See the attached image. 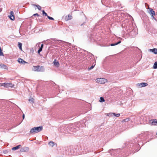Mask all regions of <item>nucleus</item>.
Here are the masks:
<instances>
[{
  "instance_id": "f257e3e1",
  "label": "nucleus",
  "mask_w": 157,
  "mask_h": 157,
  "mask_svg": "<svg viewBox=\"0 0 157 157\" xmlns=\"http://www.w3.org/2000/svg\"><path fill=\"white\" fill-rule=\"evenodd\" d=\"M42 129L43 127L42 126L34 127L30 130V134H34L40 132Z\"/></svg>"
},
{
  "instance_id": "f03ea898",
  "label": "nucleus",
  "mask_w": 157,
  "mask_h": 157,
  "mask_svg": "<svg viewBox=\"0 0 157 157\" xmlns=\"http://www.w3.org/2000/svg\"><path fill=\"white\" fill-rule=\"evenodd\" d=\"M32 70L35 71L44 72L45 70L44 67L43 66H40L39 65L33 66Z\"/></svg>"
},
{
  "instance_id": "7ed1b4c3",
  "label": "nucleus",
  "mask_w": 157,
  "mask_h": 157,
  "mask_svg": "<svg viewBox=\"0 0 157 157\" xmlns=\"http://www.w3.org/2000/svg\"><path fill=\"white\" fill-rule=\"evenodd\" d=\"M96 81L99 83L104 84L107 82V80L104 78H100L96 79Z\"/></svg>"
},
{
  "instance_id": "20e7f679",
  "label": "nucleus",
  "mask_w": 157,
  "mask_h": 157,
  "mask_svg": "<svg viewBox=\"0 0 157 157\" xmlns=\"http://www.w3.org/2000/svg\"><path fill=\"white\" fill-rule=\"evenodd\" d=\"M148 10H148V13L151 15L153 19H155V17H154V16L155 15V12L152 9L150 8H148Z\"/></svg>"
},
{
  "instance_id": "39448f33",
  "label": "nucleus",
  "mask_w": 157,
  "mask_h": 157,
  "mask_svg": "<svg viewBox=\"0 0 157 157\" xmlns=\"http://www.w3.org/2000/svg\"><path fill=\"white\" fill-rule=\"evenodd\" d=\"M3 86H4L6 88H8L9 87L13 88L14 86V84H13L10 83H3Z\"/></svg>"
},
{
  "instance_id": "423d86ee",
  "label": "nucleus",
  "mask_w": 157,
  "mask_h": 157,
  "mask_svg": "<svg viewBox=\"0 0 157 157\" xmlns=\"http://www.w3.org/2000/svg\"><path fill=\"white\" fill-rule=\"evenodd\" d=\"M29 148L28 147H24L21 148L20 151L21 152H24L28 151Z\"/></svg>"
},
{
  "instance_id": "0eeeda50",
  "label": "nucleus",
  "mask_w": 157,
  "mask_h": 157,
  "mask_svg": "<svg viewBox=\"0 0 157 157\" xmlns=\"http://www.w3.org/2000/svg\"><path fill=\"white\" fill-rule=\"evenodd\" d=\"M9 18L12 20H14V13L13 11H11L10 12V15L9 16Z\"/></svg>"
},
{
  "instance_id": "6e6552de",
  "label": "nucleus",
  "mask_w": 157,
  "mask_h": 157,
  "mask_svg": "<svg viewBox=\"0 0 157 157\" xmlns=\"http://www.w3.org/2000/svg\"><path fill=\"white\" fill-rule=\"evenodd\" d=\"M18 61L19 63H22L23 64H25V63H27V62L21 58H19L18 59Z\"/></svg>"
},
{
  "instance_id": "1a4fd4ad",
  "label": "nucleus",
  "mask_w": 157,
  "mask_h": 157,
  "mask_svg": "<svg viewBox=\"0 0 157 157\" xmlns=\"http://www.w3.org/2000/svg\"><path fill=\"white\" fill-rule=\"evenodd\" d=\"M147 84L146 83L142 82L140 83H139L138 84V86L140 87H145L147 85Z\"/></svg>"
},
{
  "instance_id": "9d476101",
  "label": "nucleus",
  "mask_w": 157,
  "mask_h": 157,
  "mask_svg": "<svg viewBox=\"0 0 157 157\" xmlns=\"http://www.w3.org/2000/svg\"><path fill=\"white\" fill-rule=\"evenodd\" d=\"M151 125H155L157 124V120L153 119L151 120Z\"/></svg>"
},
{
  "instance_id": "9b49d317",
  "label": "nucleus",
  "mask_w": 157,
  "mask_h": 157,
  "mask_svg": "<svg viewBox=\"0 0 157 157\" xmlns=\"http://www.w3.org/2000/svg\"><path fill=\"white\" fill-rule=\"evenodd\" d=\"M72 18V16L69 14L68 15L66 16L65 17V20L66 21H67L71 19Z\"/></svg>"
},
{
  "instance_id": "f8f14e48",
  "label": "nucleus",
  "mask_w": 157,
  "mask_h": 157,
  "mask_svg": "<svg viewBox=\"0 0 157 157\" xmlns=\"http://www.w3.org/2000/svg\"><path fill=\"white\" fill-rule=\"evenodd\" d=\"M149 51L155 54H157V48H154L152 49H150Z\"/></svg>"
},
{
  "instance_id": "ddd939ff",
  "label": "nucleus",
  "mask_w": 157,
  "mask_h": 157,
  "mask_svg": "<svg viewBox=\"0 0 157 157\" xmlns=\"http://www.w3.org/2000/svg\"><path fill=\"white\" fill-rule=\"evenodd\" d=\"M21 147V145H18L16 147H13L12 148V149L13 151H14L16 150H17L19 148Z\"/></svg>"
},
{
  "instance_id": "4468645a",
  "label": "nucleus",
  "mask_w": 157,
  "mask_h": 157,
  "mask_svg": "<svg viewBox=\"0 0 157 157\" xmlns=\"http://www.w3.org/2000/svg\"><path fill=\"white\" fill-rule=\"evenodd\" d=\"M54 65L57 67H58L59 65V64L58 61H56V60L55 59L54 61Z\"/></svg>"
},
{
  "instance_id": "2eb2a0df",
  "label": "nucleus",
  "mask_w": 157,
  "mask_h": 157,
  "mask_svg": "<svg viewBox=\"0 0 157 157\" xmlns=\"http://www.w3.org/2000/svg\"><path fill=\"white\" fill-rule=\"evenodd\" d=\"M121 41H118V42H117V43H112V44H110V45L111 46H115V45H116L117 44H120L121 43Z\"/></svg>"
},
{
  "instance_id": "dca6fc26",
  "label": "nucleus",
  "mask_w": 157,
  "mask_h": 157,
  "mask_svg": "<svg viewBox=\"0 0 157 157\" xmlns=\"http://www.w3.org/2000/svg\"><path fill=\"white\" fill-rule=\"evenodd\" d=\"M0 66H1V67L2 68H3L5 69H8V67L6 65L3 64L2 65H0Z\"/></svg>"
},
{
  "instance_id": "f3484780",
  "label": "nucleus",
  "mask_w": 157,
  "mask_h": 157,
  "mask_svg": "<svg viewBox=\"0 0 157 157\" xmlns=\"http://www.w3.org/2000/svg\"><path fill=\"white\" fill-rule=\"evenodd\" d=\"M22 44L20 42H18V46L19 47V49L21 50H22Z\"/></svg>"
},
{
  "instance_id": "a211bd4d",
  "label": "nucleus",
  "mask_w": 157,
  "mask_h": 157,
  "mask_svg": "<svg viewBox=\"0 0 157 157\" xmlns=\"http://www.w3.org/2000/svg\"><path fill=\"white\" fill-rule=\"evenodd\" d=\"M95 65H96L95 62L93 64L92 66H91L89 68H88L89 70H90L91 69H92L94 67V66H95Z\"/></svg>"
},
{
  "instance_id": "6ab92c4d",
  "label": "nucleus",
  "mask_w": 157,
  "mask_h": 157,
  "mask_svg": "<svg viewBox=\"0 0 157 157\" xmlns=\"http://www.w3.org/2000/svg\"><path fill=\"white\" fill-rule=\"evenodd\" d=\"M153 68L154 69H157V61L155 62L153 66Z\"/></svg>"
},
{
  "instance_id": "aec40b11",
  "label": "nucleus",
  "mask_w": 157,
  "mask_h": 157,
  "mask_svg": "<svg viewBox=\"0 0 157 157\" xmlns=\"http://www.w3.org/2000/svg\"><path fill=\"white\" fill-rule=\"evenodd\" d=\"M105 101V100L103 97H100V98L99 101L100 102H102Z\"/></svg>"
},
{
  "instance_id": "412c9836",
  "label": "nucleus",
  "mask_w": 157,
  "mask_h": 157,
  "mask_svg": "<svg viewBox=\"0 0 157 157\" xmlns=\"http://www.w3.org/2000/svg\"><path fill=\"white\" fill-rule=\"evenodd\" d=\"M112 114H113V116H114L115 117H119L120 116V113H117V114H116L115 113H112Z\"/></svg>"
},
{
  "instance_id": "4be33fe9",
  "label": "nucleus",
  "mask_w": 157,
  "mask_h": 157,
  "mask_svg": "<svg viewBox=\"0 0 157 157\" xmlns=\"http://www.w3.org/2000/svg\"><path fill=\"white\" fill-rule=\"evenodd\" d=\"M29 102L30 103H34V99L33 98H31L29 100Z\"/></svg>"
},
{
  "instance_id": "5701e85b",
  "label": "nucleus",
  "mask_w": 157,
  "mask_h": 157,
  "mask_svg": "<svg viewBox=\"0 0 157 157\" xmlns=\"http://www.w3.org/2000/svg\"><path fill=\"white\" fill-rule=\"evenodd\" d=\"M33 5L34 6H36L37 9L39 10H40V9H41V7L39 5H35V4H33Z\"/></svg>"
},
{
  "instance_id": "b1692460",
  "label": "nucleus",
  "mask_w": 157,
  "mask_h": 157,
  "mask_svg": "<svg viewBox=\"0 0 157 157\" xmlns=\"http://www.w3.org/2000/svg\"><path fill=\"white\" fill-rule=\"evenodd\" d=\"M50 145V146H52V147H53V146L54 145V143L53 142V141H51L49 143H48Z\"/></svg>"
},
{
  "instance_id": "393cba45",
  "label": "nucleus",
  "mask_w": 157,
  "mask_h": 157,
  "mask_svg": "<svg viewBox=\"0 0 157 157\" xmlns=\"http://www.w3.org/2000/svg\"><path fill=\"white\" fill-rule=\"evenodd\" d=\"M106 116L109 117H112L113 116V114H112V113H107Z\"/></svg>"
},
{
  "instance_id": "a878e982",
  "label": "nucleus",
  "mask_w": 157,
  "mask_h": 157,
  "mask_svg": "<svg viewBox=\"0 0 157 157\" xmlns=\"http://www.w3.org/2000/svg\"><path fill=\"white\" fill-rule=\"evenodd\" d=\"M42 12V14L43 15H44L45 16H47V17H48V15L46 13H45V12L44 10H43Z\"/></svg>"
},
{
  "instance_id": "bb28decb",
  "label": "nucleus",
  "mask_w": 157,
  "mask_h": 157,
  "mask_svg": "<svg viewBox=\"0 0 157 157\" xmlns=\"http://www.w3.org/2000/svg\"><path fill=\"white\" fill-rule=\"evenodd\" d=\"M129 121V118H126L122 120V122H127Z\"/></svg>"
},
{
  "instance_id": "cd10ccee",
  "label": "nucleus",
  "mask_w": 157,
  "mask_h": 157,
  "mask_svg": "<svg viewBox=\"0 0 157 157\" xmlns=\"http://www.w3.org/2000/svg\"><path fill=\"white\" fill-rule=\"evenodd\" d=\"M43 48L40 47L38 51V52L39 54H40V52L42 51Z\"/></svg>"
},
{
  "instance_id": "c85d7f7f",
  "label": "nucleus",
  "mask_w": 157,
  "mask_h": 157,
  "mask_svg": "<svg viewBox=\"0 0 157 157\" xmlns=\"http://www.w3.org/2000/svg\"><path fill=\"white\" fill-rule=\"evenodd\" d=\"M3 54L2 52L1 48L0 47V56H3Z\"/></svg>"
},
{
  "instance_id": "c756f323",
  "label": "nucleus",
  "mask_w": 157,
  "mask_h": 157,
  "mask_svg": "<svg viewBox=\"0 0 157 157\" xmlns=\"http://www.w3.org/2000/svg\"><path fill=\"white\" fill-rule=\"evenodd\" d=\"M47 17L50 20H54V19L53 17H50L49 16H48Z\"/></svg>"
},
{
  "instance_id": "7c9ffc66",
  "label": "nucleus",
  "mask_w": 157,
  "mask_h": 157,
  "mask_svg": "<svg viewBox=\"0 0 157 157\" xmlns=\"http://www.w3.org/2000/svg\"><path fill=\"white\" fill-rule=\"evenodd\" d=\"M89 56H90L89 58H90V59L92 58L94 56V55L90 53H89Z\"/></svg>"
},
{
  "instance_id": "2f4dec72",
  "label": "nucleus",
  "mask_w": 157,
  "mask_h": 157,
  "mask_svg": "<svg viewBox=\"0 0 157 157\" xmlns=\"http://www.w3.org/2000/svg\"><path fill=\"white\" fill-rule=\"evenodd\" d=\"M33 15L34 16H37V17L39 16V15L37 13L34 14Z\"/></svg>"
},
{
  "instance_id": "473e14b6",
  "label": "nucleus",
  "mask_w": 157,
  "mask_h": 157,
  "mask_svg": "<svg viewBox=\"0 0 157 157\" xmlns=\"http://www.w3.org/2000/svg\"><path fill=\"white\" fill-rule=\"evenodd\" d=\"M70 130L72 132H75V130L74 129H71Z\"/></svg>"
},
{
  "instance_id": "72a5a7b5",
  "label": "nucleus",
  "mask_w": 157,
  "mask_h": 157,
  "mask_svg": "<svg viewBox=\"0 0 157 157\" xmlns=\"http://www.w3.org/2000/svg\"><path fill=\"white\" fill-rule=\"evenodd\" d=\"M43 46H44V45H43V44H41V46H40V47L43 48Z\"/></svg>"
},
{
  "instance_id": "f704fd0d",
  "label": "nucleus",
  "mask_w": 157,
  "mask_h": 157,
  "mask_svg": "<svg viewBox=\"0 0 157 157\" xmlns=\"http://www.w3.org/2000/svg\"><path fill=\"white\" fill-rule=\"evenodd\" d=\"M22 117H23V119H24L25 118V115L24 114H23V116H22Z\"/></svg>"
},
{
  "instance_id": "c9c22d12",
  "label": "nucleus",
  "mask_w": 157,
  "mask_h": 157,
  "mask_svg": "<svg viewBox=\"0 0 157 157\" xmlns=\"http://www.w3.org/2000/svg\"><path fill=\"white\" fill-rule=\"evenodd\" d=\"M85 22H84L83 24H82L81 25V26H82V25H83L84 24H85Z\"/></svg>"
},
{
  "instance_id": "e433bc0d",
  "label": "nucleus",
  "mask_w": 157,
  "mask_h": 157,
  "mask_svg": "<svg viewBox=\"0 0 157 157\" xmlns=\"http://www.w3.org/2000/svg\"><path fill=\"white\" fill-rule=\"evenodd\" d=\"M61 132H64V133H65V132H64L63 131H61Z\"/></svg>"
},
{
  "instance_id": "4c0bfd02",
  "label": "nucleus",
  "mask_w": 157,
  "mask_h": 157,
  "mask_svg": "<svg viewBox=\"0 0 157 157\" xmlns=\"http://www.w3.org/2000/svg\"><path fill=\"white\" fill-rule=\"evenodd\" d=\"M103 0H101V2H102V3H103L102 2H103Z\"/></svg>"
},
{
  "instance_id": "58836bf2",
  "label": "nucleus",
  "mask_w": 157,
  "mask_h": 157,
  "mask_svg": "<svg viewBox=\"0 0 157 157\" xmlns=\"http://www.w3.org/2000/svg\"><path fill=\"white\" fill-rule=\"evenodd\" d=\"M85 121V120H83V121ZM83 122H84V121H83Z\"/></svg>"
}]
</instances>
